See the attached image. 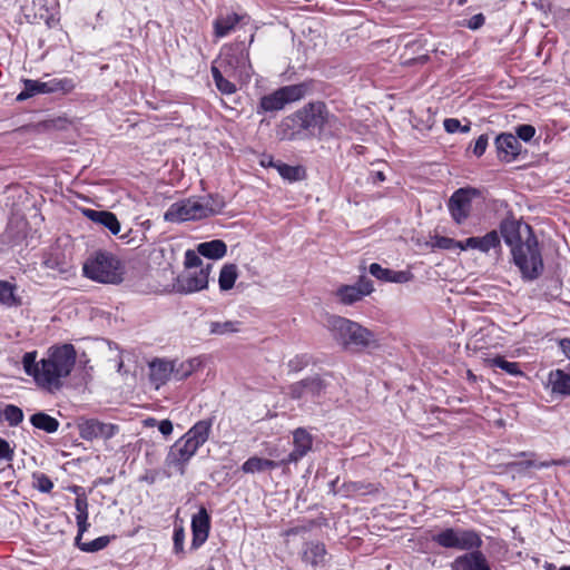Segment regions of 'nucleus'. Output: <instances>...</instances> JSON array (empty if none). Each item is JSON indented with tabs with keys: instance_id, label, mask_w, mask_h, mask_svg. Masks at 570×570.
<instances>
[{
	"instance_id": "b1692460",
	"label": "nucleus",
	"mask_w": 570,
	"mask_h": 570,
	"mask_svg": "<svg viewBox=\"0 0 570 570\" xmlns=\"http://www.w3.org/2000/svg\"><path fill=\"white\" fill-rule=\"evenodd\" d=\"M463 250L478 249L482 253H489L491 249L500 247L501 240L497 230H491L482 237H469L463 240Z\"/></svg>"
},
{
	"instance_id": "393cba45",
	"label": "nucleus",
	"mask_w": 570,
	"mask_h": 570,
	"mask_svg": "<svg viewBox=\"0 0 570 570\" xmlns=\"http://www.w3.org/2000/svg\"><path fill=\"white\" fill-rule=\"evenodd\" d=\"M495 147L499 157L510 161L514 159L521 151V144L512 134H501L495 138Z\"/></svg>"
},
{
	"instance_id": "5fc2aeb1",
	"label": "nucleus",
	"mask_w": 570,
	"mask_h": 570,
	"mask_svg": "<svg viewBox=\"0 0 570 570\" xmlns=\"http://www.w3.org/2000/svg\"><path fill=\"white\" fill-rule=\"evenodd\" d=\"M485 22V18L482 13H476L472 16L464 26L471 30H478L480 29Z\"/></svg>"
},
{
	"instance_id": "6e6d98bb",
	"label": "nucleus",
	"mask_w": 570,
	"mask_h": 570,
	"mask_svg": "<svg viewBox=\"0 0 570 570\" xmlns=\"http://www.w3.org/2000/svg\"><path fill=\"white\" fill-rule=\"evenodd\" d=\"M158 430L164 436H168L173 433L174 426L170 420H161L158 423Z\"/></svg>"
},
{
	"instance_id": "39448f33",
	"label": "nucleus",
	"mask_w": 570,
	"mask_h": 570,
	"mask_svg": "<svg viewBox=\"0 0 570 570\" xmlns=\"http://www.w3.org/2000/svg\"><path fill=\"white\" fill-rule=\"evenodd\" d=\"M327 327L333 338L346 350H361L375 345L373 332L352 320L333 315L327 320Z\"/></svg>"
},
{
	"instance_id": "a19ab883",
	"label": "nucleus",
	"mask_w": 570,
	"mask_h": 570,
	"mask_svg": "<svg viewBox=\"0 0 570 570\" xmlns=\"http://www.w3.org/2000/svg\"><path fill=\"white\" fill-rule=\"evenodd\" d=\"M42 263L46 268L57 271L58 273H66L68 271L66 262L55 250L45 254Z\"/></svg>"
},
{
	"instance_id": "7c9ffc66",
	"label": "nucleus",
	"mask_w": 570,
	"mask_h": 570,
	"mask_svg": "<svg viewBox=\"0 0 570 570\" xmlns=\"http://www.w3.org/2000/svg\"><path fill=\"white\" fill-rule=\"evenodd\" d=\"M30 423L33 428L49 434L56 433L60 426V423L56 417L45 412H37L32 414L30 416Z\"/></svg>"
},
{
	"instance_id": "a18cd8bd",
	"label": "nucleus",
	"mask_w": 570,
	"mask_h": 570,
	"mask_svg": "<svg viewBox=\"0 0 570 570\" xmlns=\"http://www.w3.org/2000/svg\"><path fill=\"white\" fill-rule=\"evenodd\" d=\"M312 362V356L307 353L297 354L294 357H292L288 363V370L289 372L297 373L303 371L305 367H307Z\"/></svg>"
},
{
	"instance_id": "9d476101",
	"label": "nucleus",
	"mask_w": 570,
	"mask_h": 570,
	"mask_svg": "<svg viewBox=\"0 0 570 570\" xmlns=\"http://www.w3.org/2000/svg\"><path fill=\"white\" fill-rule=\"evenodd\" d=\"M326 392V382L317 375L293 383L288 387L291 399L301 404H320L325 399Z\"/></svg>"
},
{
	"instance_id": "4c0bfd02",
	"label": "nucleus",
	"mask_w": 570,
	"mask_h": 570,
	"mask_svg": "<svg viewBox=\"0 0 570 570\" xmlns=\"http://www.w3.org/2000/svg\"><path fill=\"white\" fill-rule=\"evenodd\" d=\"M24 88L21 92L18 94L17 100L23 101L39 94L46 92V81L42 80H32L26 79L23 80Z\"/></svg>"
},
{
	"instance_id": "052dcab7",
	"label": "nucleus",
	"mask_w": 570,
	"mask_h": 570,
	"mask_svg": "<svg viewBox=\"0 0 570 570\" xmlns=\"http://www.w3.org/2000/svg\"><path fill=\"white\" fill-rule=\"evenodd\" d=\"M551 466L552 465H570V459H560V460H551L550 461Z\"/></svg>"
},
{
	"instance_id": "423d86ee",
	"label": "nucleus",
	"mask_w": 570,
	"mask_h": 570,
	"mask_svg": "<svg viewBox=\"0 0 570 570\" xmlns=\"http://www.w3.org/2000/svg\"><path fill=\"white\" fill-rule=\"evenodd\" d=\"M82 271L87 278L102 284H119L125 274L121 261L116 255L102 250L87 258Z\"/></svg>"
},
{
	"instance_id": "49530a36",
	"label": "nucleus",
	"mask_w": 570,
	"mask_h": 570,
	"mask_svg": "<svg viewBox=\"0 0 570 570\" xmlns=\"http://www.w3.org/2000/svg\"><path fill=\"white\" fill-rule=\"evenodd\" d=\"M463 240H455L453 238L446 236H438L435 237V246L441 249L454 250L460 249L463 250Z\"/></svg>"
},
{
	"instance_id": "0eeeda50",
	"label": "nucleus",
	"mask_w": 570,
	"mask_h": 570,
	"mask_svg": "<svg viewBox=\"0 0 570 570\" xmlns=\"http://www.w3.org/2000/svg\"><path fill=\"white\" fill-rule=\"evenodd\" d=\"M213 63L223 68L228 78L238 77L240 79H249L253 75L248 48L245 46L244 41L224 46L218 59Z\"/></svg>"
},
{
	"instance_id": "3c124183",
	"label": "nucleus",
	"mask_w": 570,
	"mask_h": 570,
	"mask_svg": "<svg viewBox=\"0 0 570 570\" xmlns=\"http://www.w3.org/2000/svg\"><path fill=\"white\" fill-rule=\"evenodd\" d=\"M14 456V449L10 445V443L0 438V461H12Z\"/></svg>"
},
{
	"instance_id": "37998d69",
	"label": "nucleus",
	"mask_w": 570,
	"mask_h": 570,
	"mask_svg": "<svg viewBox=\"0 0 570 570\" xmlns=\"http://www.w3.org/2000/svg\"><path fill=\"white\" fill-rule=\"evenodd\" d=\"M239 322L226 321V322H212L209 325V332L214 335H224L228 333H236L239 331Z\"/></svg>"
},
{
	"instance_id": "6ab92c4d",
	"label": "nucleus",
	"mask_w": 570,
	"mask_h": 570,
	"mask_svg": "<svg viewBox=\"0 0 570 570\" xmlns=\"http://www.w3.org/2000/svg\"><path fill=\"white\" fill-rule=\"evenodd\" d=\"M450 568L451 570H492L481 549L458 556Z\"/></svg>"
},
{
	"instance_id": "aec40b11",
	"label": "nucleus",
	"mask_w": 570,
	"mask_h": 570,
	"mask_svg": "<svg viewBox=\"0 0 570 570\" xmlns=\"http://www.w3.org/2000/svg\"><path fill=\"white\" fill-rule=\"evenodd\" d=\"M544 387L554 397H570V374L561 368L550 371Z\"/></svg>"
},
{
	"instance_id": "864d4df0",
	"label": "nucleus",
	"mask_w": 570,
	"mask_h": 570,
	"mask_svg": "<svg viewBox=\"0 0 570 570\" xmlns=\"http://www.w3.org/2000/svg\"><path fill=\"white\" fill-rule=\"evenodd\" d=\"M37 480V484H36V488L42 492V493H48L52 490L53 488V483L52 481L45 474H40L36 478Z\"/></svg>"
},
{
	"instance_id": "2f4dec72",
	"label": "nucleus",
	"mask_w": 570,
	"mask_h": 570,
	"mask_svg": "<svg viewBox=\"0 0 570 570\" xmlns=\"http://www.w3.org/2000/svg\"><path fill=\"white\" fill-rule=\"evenodd\" d=\"M243 19L237 13H230L227 16H220L214 21L215 36L224 38L229 35L236 27V24Z\"/></svg>"
},
{
	"instance_id": "7ed1b4c3",
	"label": "nucleus",
	"mask_w": 570,
	"mask_h": 570,
	"mask_svg": "<svg viewBox=\"0 0 570 570\" xmlns=\"http://www.w3.org/2000/svg\"><path fill=\"white\" fill-rule=\"evenodd\" d=\"M332 120H335V117L330 114L323 101L308 102L282 121V138L295 140L314 137Z\"/></svg>"
},
{
	"instance_id": "79ce46f5",
	"label": "nucleus",
	"mask_w": 570,
	"mask_h": 570,
	"mask_svg": "<svg viewBox=\"0 0 570 570\" xmlns=\"http://www.w3.org/2000/svg\"><path fill=\"white\" fill-rule=\"evenodd\" d=\"M2 415L10 426H18L23 421V411L14 404H7Z\"/></svg>"
},
{
	"instance_id": "2eb2a0df",
	"label": "nucleus",
	"mask_w": 570,
	"mask_h": 570,
	"mask_svg": "<svg viewBox=\"0 0 570 570\" xmlns=\"http://www.w3.org/2000/svg\"><path fill=\"white\" fill-rule=\"evenodd\" d=\"M79 435L85 441L110 440L118 432L119 426L112 423H105L97 419H85L78 423Z\"/></svg>"
},
{
	"instance_id": "412c9836",
	"label": "nucleus",
	"mask_w": 570,
	"mask_h": 570,
	"mask_svg": "<svg viewBox=\"0 0 570 570\" xmlns=\"http://www.w3.org/2000/svg\"><path fill=\"white\" fill-rule=\"evenodd\" d=\"M82 215L98 226L108 229L112 235L120 233L121 226L117 216L109 210H98L92 208H82Z\"/></svg>"
},
{
	"instance_id": "f03ea898",
	"label": "nucleus",
	"mask_w": 570,
	"mask_h": 570,
	"mask_svg": "<svg viewBox=\"0 0 570 570\" xmlns=\"http://www.w3.org/2000/svg\"><path fill=\"white\" fill-rule=\"evenodd\" d=\"M500 233L507 246L510 247L522 279L532 282L539 278L543 272V261L531 226L515 220H503Z\"/></svg>"
},
{
	"instance_id": "4be33fe9",
	"label": "nucleus",
	"mask_w": 570,
	"mask_h": 570,
	"mask_svg": "<svg viewBox=\"0 0 570 570\" xmlns=\"http://www.w3.org/2000/svg\"><path fill=\"white\" fill-rule=\"evenodd\" d=\"M149 380L158 390L173 380V365L170 360L155 358L149 363Z\"/></svg>"
},
{
	"instance_id": "e433bc0d",
	"label": "nucleus",
	"mask_w": 570,
	"mask_h": 570,
	"mask_svg": "<svg viewBox=\"0 0 570 570\" xmlns=\"http://www.w3.org/2000/svg\"><path fill=\"white\" fill-rule=\"evenodd\" d=\"M238 277V268L235 264H225L218 277L219 289L223 292H227L232 289L235 285V282Z\"/></svg>"
},
{
	"instance_id": "f257e3e1",
	"label": "nucleus",
	"mask_w": 570,
	"mask_h": 570,
	"mask_svg": "<svg viewBox=\"0 0 570 570\" xmlns=\"http://www.w3.org/2000/svg\"><path fill=\"white\" fill-rule=\"evenodd\" d=\"M77 361L72 344H55L38 360V351L26 352L21 365L26 375L42 391L55 394L61 391L71 375Z\"/></svg>"
},
{
	"instance_id": "8fccbe9b",
	"label": "nucleus",
	"mask_w": 570,
	"mask_h": 570,
	"mask_svg": "<svg viewBox=\"0 0 570 570\" xmlns=\"http://www.w3.org/2000/svg\"><path fill=\"white\" fill-rule=\"evenodd\" d=\"M199 256H202V255L198 254V252H195L193 249H187L185 252V261H184L185 267L186 268H196V267L202 266L203 262Z\"/></svg>"
},
{
	"instance_id": "c85d7f7f",
	"label": "nucleus",
	"mask_w": 570,
	"mask_h": 570,
	"mask_svg": "<svg viewBox=\"0 0 570 570\" xmlns=\"http://www.w3.org/2000/svg\"><path fill=\"white\" fill-rule=\"evenodd\" d=\"M0 305L6 308H17L22 305V298L17 294V285L0 279Z\"/></svg>"
},
{
	"instance_id": "a211bd4d",
	"label": "nucleus",
	"mask_w": 570,
	"mask_h": 570,
	"mask_svg": "<svg viewBox=\"0 0 570 570\" xmlns=\"http://www.w3.org/2000/svg\"><path fill=\"white\" fill-rule=\"evenodd\" d=\"M190 525L193 534L190 549L197 550L207 541L210 530V517L204 507L193 515Z\"/></svg>"
},
{
	"instance_id": "774afa93",
	"label": "nucleus",
	"mask_w": 570,
	"mask_h": 570,
	"mask_svg": "<svg viewBox=\"0 0 570 570\" xmlns=\"http://www.w3.org/2000/svg\"><path fill=\"white\" fill-rule=\"evenodd\" d=\"M206 570H215V568L210 566Z\"/></svg>"
},
{
	"instance_id": "c03bdc74",
	"label": "nucleus",
	"mask_w": 570,
	"mask_h": 570,
	"mask_svg": "<svg viewBox=\"0 0 570 570\" xmlns=\"http://www.w3.org/2000/svg\"><path fill=\"white\" fill-rule=\"evenodd\" d=\"M173 551L176 556L185 554V529L183 524L175 523L173 533Z\"/></svg>"
},
{
	"instance_id": "c9c22d12",
	"label": "nucleus",
	"mask_w": 570,
	"mask_h": 570,
	"mask_svg": "<svg viewBox=\"0 0 570 570\" xmlns=\"http://www.w3.org/2000/svg\"><path fill=\"white\" fill-rule=\"evenodd\" d=\"M76 88V82L72 78H50L46 80L47 94H69Z\"/></svg>"
},
{
	"instance_id": "e2e57ef3",
	"label": "nucleus",
	"mask_w": 570,
	"mask_h": 570,
	"mask_svg": "<svg viewBox=\"0 0 570 570\" xmlns=\"http://www.w3.org/2000/svg\"><path fill=\"white\" fill-rule=\"evenodd\" d=\"M156 420L155 419H148L146 420V424L149 425V426H154L156 424Z\"/></svg>"
},
{
	"instance_id": "09e8293b",
	"label": "nucleus",
	"mask_w": 570,
	"mask_h": 570,
	"mask_svg": "<svg viewBox=\"0 0 570 570\" xmlns=\"http://www.w3.org/2000/svg\"><path fill=\"white\" fill-rule=\"evenodd\" d=\"M518 140L521 139L525 142L530 141L535 135V128L532 125L523 124L515 128Z\"/></svg>"
},
{
	"instance_id": "ea45409f",
	"label": "nucleus",
	"mask_w": 570,
	"mask_h": 570,
	"mask_svg": "<svg viewBox=\"0 0 570 570\" xmlns=\"http://www.w3.org/2000/svg\"><path fill=\"white\" fill-rule=\"evenodd\" d=\"M276 170L283 179L289 183L298 181L304 176V169L301 166H291L282 161L276 165Z\"/></svg>"
},
{
	"instance_id": "f8f14e48",
	"label": "nucleus",
	"mask_w": 570,
	"mask_h": 570,
	"mask_svg": "<svg viewBox=\"0 0 570 570\" xmlns=\"http://www.w3.org/2000/svg\"><path fill=\"white\" fill-rule=\"evenodd\" d=\"M478 195V189L472 187L459 188L451 195L448 209L456 224H462L468 219L472 209V200Z\"/></svg>"
},
{
	"instance_id": "4468645a",
	"label": "nucleus",
	"mask_w": 570,
	"mask_h": 570,
	"mask_svg": "<svg viewBox=\"0 0 570 570\" xmlns=\"http://www.w3.org/2000/svg\"><path fill=\"white\" fill-rule=\"evenodd\" d=\"M212 267V264H207L206 266H202L199 271L177 276L173 285L175 292L179 294H193L207 288Z\"/></svg>"
},
{
	"instance_id": "ddd939ff",
	"label": "nucleus",
	"mask_w": 570,
	"mask_h": 570,
	"mask_svg": "<svg viewBox=\"0 0 570 570\" xmlns=\"http://www.w3.org/2000/svg\"><path fill=\"white\" fill-rule=\"evenodd\" d=\"M203 209L197 197L185 198L169 206L164 219L169 223L203 219Z\"/></svg>"
},
{
	"instance_id": "338daca9",
	"label": "nucleus",
	"mask_w": 570,
	"mask_h": 570,
	"mask_svg": "<svg viewBox=\"0 0 570 570\" xmlns=\"http://www.w3.org/2000/svg\"><path fill=\"white\" fill-rule=\"evenodd\" d=\"M525 455H527L525 452H521V453L518 454V456H525Z\"/></svg>"
},
{
	"instance_id": "f3484780",
	"label": "nucleus",
	"mask_w": 570,
	"mask_h": 570,
	"mask_svg": "<svg viewBox=\"0 0 570 570\" xmlns=\"http://www.w3.org/2000/svg\"><path fill=\"white\" fill-rule=\"evenodd\" d=\"M313 436L303 428H298L293 432V450L287 456L282 459L284 465L296 464L312 450Z\"/></svg>"
},
{
	"instance_id": "58836bf2",
	"label": "nucleus",
	"mask_w": 570,
	"mask_h": 570,
	"mask_svg": "<svg viewBox=\"0 0 570 570\" xmlns=\"http://www.w3.org/2000/svg\"><path fill=\"white\" fill-rule=\"evenodd\" d=\"M488 364L490 367H498L508 373L511 376H521L523 372L520 368L519 363L510 362L505 360L503 356H495L492 358H488Z\"/></svg>"
},
{
	"instance_id": "cd10ccee",
	"label": "nucleus",
	"mask_w": 570,
	"mask_h": 570,
	"mask_svg": "<svg viewBox=\"0 0 570 570\" xmlns=\"http://www.w3.org/2000/svg\"><path fill=\"white\" fill-rule=\"evenodd\" d=\"M279 466H285L284 463H282V460L274 461L258 456H252L243 463L240 469L244 473L254 474L274 470Z\"/></svg>"
},
{
	"instance_id": "473e14b6",
	"label": "nucleus",
	"mask_w": 570,
	"mask_h": 570,
	"mask_svg": "<svg viewBox=\"0 0 570 570\" xmlns=\"http://www.w3.org/2000/svg\"><path fill=\"white\" fill-rule=\"evenodd\" d=\"M200 206L203 209L204 218H207L209 216L217 215L222 213V210L225 208V200L222 196L215 194V195H207L204 197H197Z\"/></svg>"
},
{
	"instance_id": "72a5a7b5",
	"label": "nucleus",
	"mask_w": 570,
	"mask_h": 570,
	"mask_svg": "<svg viewBox=\"0 0 570 570\" xmlns=\"http://www.w3.org/2000/svg\"><path fill=\"white\" fill-rule=\"evenodd\" d=\"M344 493L347 497L352 495H368L375 494L380 491L379 484L367 483L363 481H348L343 484Z\"/></svg>"
},
{
	"instance_id": "6e6552de",
	"label": "nucleus",
	"mask_w": 570,
	"mask_h": 570,
	"mask_svg": "<svg viewBox=\"0 0 570 570\" xmlns=\"http://www.w3.org/2000/svg\"><path fill=\"white\" fill-rule=\"evenodd\" d=\"M312 88V81L281 87L272 94L265 95L261 98L256 112L262 115L265 112L279 111L287 104L295 102L304 98Z\"/></svg>"
},
{
	"instance_id": "20e7f679",
	"label": "nucleus",
	"mask_w": 570,
	"mask_h": 570,
	"mask_svg": "<svg viewBox=\"0 0 570 570\" xmlns=\"http://www.w3.org/2000/svg\"><path fill=\"white\" fill-rule=\"evenodd\" d=\"M212 425V420H200L196 422L169 448L165 459L166 468L179 475H184L189 461L197 453L199 448L207 442Z\"/></svg>"
},
{
	"instance_id": "a878e982",
	"label": "nucleus",
	"mask_w": 570,
	"mask_h": 570,
	"mask_svg": "<svg viewBox=\"0 0 570 570\" xmlns=\"http://www.w3.org/2000/svg\"><path fill=\"white\" fill-rule=\"evenodd\" d=\"M326 549L321 542H307L302 552V561L315 570L325 561Z\"/></svg>"
},
{
	"instance_id": "4d7b16f0",
	"label": "nucleus",
	"mask_w": 570,
	"mask_h": 570,
	"mask_svg": "<svg viewBox=\"0 0 570 570\" xmlns=\"http://www.w3.org/2000/svg\"><path fill=\"white\" fill-rule=\"evenodd\" d=\"M558 344L563 355L570 360V338H561Z\"/></svg>"
},
{
	"instance_id": "de8ad7c7",
	"label": "nucleus",
	"mask_w": 570,
	"mask_h": 570,
	"mask_svg": "<svg viewBox=\"0 0 570 570\" xmlns=\"http://www.w3.org/2000/svg\"><path fill=\"white\" fill-rule=\"evenodd\" d=\"M443 126H444L445 131L449 134H454L458 131H461V132L470 131V124L462 126L460 120L456 118L444 119Z\"/></svg>"
},
{
	"instance_id": "1a4fd4ad",
	"label": "nucleus",
	"mask_w": 570,
	"mask_h": 570,
	"mask_svg": "<svg viewBox=\"0 0 570 570\" xmlns=\"http://www.w3.org/2000/svg\"><path fill=\"white\" fill-rule=\"evenodd\" d=\"M432 541L445 549L472 552L481 549V533L474 529L445 528L432 535Z\"/></svg>"
},
{
	"instance_id": "13d9d810",
	"label": "nucleus",
	"mask_w": 570,
	"mask_h": 570,
	"mask_svg": "<svg viewBox=\"0 0 570 570\" xmlns=\"http://www.w3.org/2000/svg\"><path fill=\"white\" fill-rule=\"evenodd\" d=\"M522 464L527 468H537V469H546V468L551 466L550 461L535 462V461L529 460Z\"/></svg>"
},
{
	"instance_id": "bf43d9fd",
	"label": "nucleus",
	"mask_w": 570,
	"mask_h": 570,
	"mask_svg": "<svg viewBox=\"0 0 570 570\" xmlns=\"http://www.w3.org/2000/svg\"><path fill=\"white\" fill-rule=\"evenodd\" d=\"M281 160H274L271 155H263L261 159V165L263 167H272L276 169V165L279 164Z\"/></svg>"
},
{
	"instance_id": "680f3d73",
	"label": "nucleus",
	"mask_w": 570,
	"mask_h": 570,
	"mask_svg": "<svg viewBox=\"0 0 570 570\" xmlns=\"http://www.w3.org/2000/svg\"><path fill=\"white\" fill-rule=\"evenodd\" d=\"M374 178H375V180H377V181H384V180H385V175H384V173H383V171H380V170H379V171H375V173H374Z\"/></svg>"
},
{
	"instance_id": "c756f323",
	"label": "nucleus",
	"mask_w": 570,
	"mask_h": 570,
	"mask_svg": "<svg viewBox=\"0 0 570 570\" xmlns=\"http://www.w3.org/2000/svg\"><path fill=\"white\" fill-rule=\"evenodd\" d=\"M197 252L209 259H220L227 253V246L222 239H213L198 244Z\"/></svg>"
},
{
	"instance_id": "f704fd0d",
	"label": "nucleus",
	"mask_w": 570,
	"mask_h": 570,
	"mask_svg": "<svg viewBox=\"0 0 570 570\" xmlns=\"http://www.w3.org/2000/svg\"><path fill=\"white\" fill-rule=\"evenodd\" d=\"M210 71H212V76H213L216 88L223 95H232V94L236 92V90H237L236 85L226 78L227 76L225 75L223 68L213 63Z\"/></svg>"
},
{
	"instance_id": "9b49d317",
	"label": "nucleus",
	"mask_w": 570,
	"mask_h": 570,
	"mask_svg": "<svg viewBox=\"0 0 570 570\" xmlns=\"http://www.w3.org/2000/svg\"><path fill=\"white\" fill-rule=\"evenodd\" d=\"M75 507L77 510L76 521L78 527V533L75 539L76 546L83 552H97L105 549L110 542V539L107 535L96 538L89 542H81L83 533L89 528L87 499L78 497L75 500Z\"/></svg>"
},
{
	"instance_id": "0e129e2a",
	"label": "nucleus",
	"mask_w": 570,
	"mask_h": 570,
	"mask_svg": "<svg viewBox=\"0 0 570 570\" xmlns=\"http://www.w3.org/2000/svg\"><path fill=\"white\" fill-rule=\"evenodd\" d=\"M120 239H122L125 242H129L128 234L120 235Z\"/></svg>"
},
{
	"instance_id": "bb28decb",
	"label": "nucleus",
	"mask_w": 570,
	"mask_h": 570,
	"mask_svg": "<svg viewBox=\"0 0 570 570\" xmlns=\"http://www.w3.org/2000/svg\"><path fill=\"white\" fill-rule=\"evenodd\" d=\"M173 365V380L184 381L188 379L202 366V360L199 357H191L188 360H170Z\"/></svg>"
},
{
	"instance_id": "603ef678",
	"label": "nucleus",
	"mask_w": 570,
	"mask_h": 570,
	"mask_svg": "<svg viewBox=\"0 0 570 570\" xmlns=\"http://www.w3.org/2000/svg\"><path fill=\"white\" fill-rule=\"evenodd\" d=\"M488 144H489L488 135H485V134L480 135L478 137V139L475 140V142H474V146H473V149H472L473 154L476 157H481L485 153Z\"/></svg>"
},
{
	"instance_id": "5701e85b",
	"label": "nucleus",
	"mask_w": 570,
	"mask_h": 570,
	"mask_svg": "<svg viewBox=\"0 0 570 570\" xmlns=\"http://www.w3.org/2000/svg\"><path fill=\"white\" fill-rule=\"evenodd\" d=\"M370 274L383 282L405 284L412 281L413 274L410 271H393L384 268L377 263H372L368 267Z\"/></svg>"
},
{
	"instance_id": "dca6fc26",
	"label": "nucleus",
	"mask_w": 570,
	"mask_h": 570,
	"mask_svg": "<svg viewBox=\"0 0 570 570\" xmlns=\"http://www.w3.org/2000/svg\"><path fill=\"white\" fill-rule=\"evenodd\" d=\"M373 291V282L366 276H361L353 285L340 286L336 289L335 295L341 304L352 305L370 295Z\"/></svg>"
},
{
	"instance_id": "69168bd1",
	"label": "nucleus",
	"mask_w": 570,
	"mask_h": 570,
	"mask_svg": "<svg viewBox=\"0 0 570 570\" xmlns=\"http://www.w3.org/2000/svg\"><path fill=\"white\" fill-rule=\"evenodd\" d=\"M559 570H570V566H563Z\"/></svg>"
}]
</instances>
